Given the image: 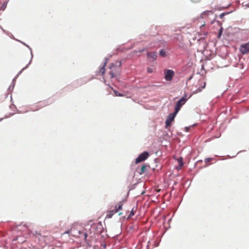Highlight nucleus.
<instances>
[{"label": "nucleus", "instance_id": "obj_3", "mask_svg": "<svg viewBox=\"0 0 249 249\" xmlns=\"http://www.w3.org/2000/svg\"><path fill=\"white\" fill-rule=\"evenodd\" d=\"M122 206L123 204L121 202L116 205L114 209L110 210L107 212L106 217L108 218H111L115 213L119 212L120 210H122Z\"/></svg>", "mask_w": 249, "mask_h": 249}, {"label": "nucleus", "instance_id": "obj_16", "mask_svg": "<svg viewBox=\"0 0 249 249\" xmlns=\"http://www.w3.org/2000/svg\"><path fill=\"white\" fill-rule=\"evenodd\" d=\"M203 87H202L201 88H199L197 89H196V90L195 91V93H198L199 92H200L202 90V89L205 88L206 84L205 82H203Z\"/></svg>", "mask_w": 249, "mask_h": 249}, {"label": "nucleus", "instance_id": "obj_10", "mask_svg": "<svg viewBox=\"0 0 249 249\" xmlns=\"http://www.w3.org/2000/svg\"><path fill=\"white\" fill-rule=\"evenodd\" d=\"M148 58L151 61H153L157 58V54L155 52H149L147 53Z\"/></svg>", "mask_w": 249, "mask_h": 249}, {"label": "nucleus", "instance_id": "obj_5", "mask_svg": "<svg viewBox=\"0 0 249 249\" xmlns=\"http://www.w3.org/2000/svg\"><path fill=\"white\" fill-rule=\"evenodd\" d=\"M148 156L149 154L147 152H143L136 159V163H138L145 160L148 157Z\"/></svg>", "mask_w": 249, "mask_h": 249}, {"label": "nucleus", "instance_id": "obj_25", "mask_svg": "<svg viewBox=\"0 0 249 249\" xmlns=\"http://www.w3.org/2000/svg\"><path fill=\"white\" fill-rule=\"evenodd\" d=\"M204 25H205V22H204L203 24H202L201 25H200V28H201V27L204 26Z\"/></svg>", "mask_w": 249, "mask_h": 249}, {"label": "nucleus", "instance_id": "obj_2", "mask_svg": "<svg viewBox=\"0 0 249 249\" xmlns=\"http://www.w3.org/2000/svg\"><path fill=\"white\" fill-rule=\"evenodd\" d=\"M34 235L36 238H38V240L41 242H43L45 244L49 243L53 238L51 236L42 235L39 232L36 231Z\"/></svg>", "mask_w": 249, "mask_h": 249}, {"label": "nucleus", "instance_id": "obj_19", "mask_svg": "<svg viewBox=\"0 0 249 249\" xmlns=\"http://www.w3.org/2000/svg\"><path fill=\"white\" fill-rule=\"evenodd\" d=\"M160 54L162 56H166V53L165 52H164L163 50H161L160 52Z\"/></svg>", "mask_w": 249, "mask_h": 249}, {"label": "nucleus", "instance_id": "obj_20", "mask_svg": "<svg viewBox=\"0 0 249 249\" xmlns=\"http://www.w3.org/2000/svg\"><path fill=\"white\" fill-rule=\"evenodd\" d=\"M114 93H115V96H123V95L122 94L120 93L119 92H118V91H117L116 90L114 91Z\"/></svg>", "mask_w": 249, "mask_h": 249}, {"label": "nucleus", "instance_id": "obj_21", "mask_svg": "<svg viewBox=\"0 0 249 249\" xmlns=\"http://www.w3.org/2000/svg\"><path fill=\"white\" fill-rule=\"evenodd\" d=\"M147 71L149 72V73H151L153 72V69L151 68H147Z\"/></svg>", "mask_w": 249, "mask_h": 249}, {"label": "nucleus", "instance_id": "obj_12", "mask_svg": "<svg viewBox=\"0 0 249 249\" xmlns=\"http://www.w3.org/2000/svg\"><path fill=\"white\" fill-rule=\"evenodd\" d=\"M87 237V234L86 233L80 231V235H79V236H78L77 237L83 238L85 240H86Z\"/></svg>", "mask_w": 249, "mask_h": 249}, {"label": "nucleus", "instance_id": "obj_8", "mask_svg": "<svg viewBox=\"0 0 249 249\" xmlns=\"http://www.w3.org/2000/svg\"><path fill=\"white\" fill-rule=\"evenodd\" d=\"M68 233H69L71 236L77 237L78 236H79V235H80V230H78L76 228L73 227V228H71L68 231Z\"/></svg>", "mask_w": 249, "mask_h": 249}, {"label": "nucleus", "instance_id": "obj_13", "mask_svg": "<svg viewBox=\"0 0 249 249\" xmlns=\"http://www.w3.org/2000/svg\"><path fill=\"white\" fill-rule=\"evenodd\" d=\"M106 65V63H105L104 65L101 67L99 71V73L101 74V75H104L106 72V70H105V66Z\"/></svg>", "mask_w": 249, "mask_h": 249}, {"label": "nucleus", "instance_id": "obj_28", "mask_svg": "<svg viewBox=\"0 0 249 249\" xmlns=\"http://www.w3.org/2000/svg\"><path fill=\"white\" fill-rule=\"evenodd\" d=\"M122 213H119V215H122Z\"/></svg>", "mask_w": 249, "mask_h": 249}, {"label": "nucleus", "instance_id": "obj_11", "mask_svg": "<svg viewBox=\"0 0 249 249\" xmlns=\"http://www.w3.org/2000/svg\"><path fill=\"white\" fill-rule=\"evenodd\" d=\"M209 13L213 14V11H209V10L204 11L201 14L200 18H205L206 17V16H208L209 15Z\"/></svg>", "mask_w": 249, "mask_h": 249}, {"label": "nucleus", "instance_id": "obj_14", "mask_svg": "<svg viewBox=\"0 0 249 249\" xmlns=\"http://www.w3.org/2000/svg\"><path fill=\"white\" fill-rule=\"evenodd\" d=\"M146 168V165H143L141 167V171H140L139 174L140 175H142V174H143L145 172Z\"/></svg>", "mask_w": 249, "mask_h": 249}, {"label": "nucleus", "instance_id": "obj_15", "mask_svg": "<svg viewBox=\"0 0 249 249\" xmlns=\"http://www.w3.org/2000/svg\"><path fill=\"white\" fill-rule=\"evenodd\" d=\"M136 209L134 210V207L133 208L131 211V212L129 215L128 216V218H131L132 216H133L135 213Z\"/></svg>", "mask_w": 249, "mask_h": 249}, {"label": "nucleus", "instance_id": "obj_18", "mask_svg": "<svg viewBox=\"0 0 249 249\" xmlns=\"http://www.w3.org/2000/svg\"><path fill=\"white\" fill-rule=\"evenodd\" d=\"M222 32H223V28L222 27H221L219 30V33H218V38H220L221 35H222Z\"/></svg>", "mask_w": 249, "mask_h": 249}, {"label": "nucleus", "instance_id": "obj_9", "mask_svg": "<svg viewBox=\"0 0 249 249\" xmlns=\"http://www.w3.org/2000/svg\"><path fill=\"white\" fill-rule=\"evenodd\" d=\"M177 114H175V111L174 113L170 114L165 122L166 127L170 126L172 121L174 120L175 117Z\"/></svg>", "mask_w": 249, "mask_h": 249}, {"label": "nucleus", "instance_id": "obj_17", "mask_svg": "<svg viewBox=\"0 0 249 249\" xmlns=\"http://www.w3.org/2000/svg\"><path fill=\"white\" fill-rule=\"evenodd\" d=\"M178 163L179 164V166L182 167L183 165L182 158H178Z\"/></svg>", "mask_w": 249, "mask_h": 249}, {"label": "nucleus", "instance_id": "obj_4", "mask_svg": "<svg viewBox=\"0 0 249 249\" xmlns=\"http://www.w3.org/2000/svg\"><path fill=\"white\" fill-rule=\"evenodd\" d=\"M186 101L187 99L184 97H182L178 101L175 107V114H177L178 113L181 107L185 104Z\"/></svg>", "mask_w": 249, "mask_h": 249}, {"label": "nucleus", "instance_id": "obj_27", "mask_svg": "<svg viewBox=\"0 0 249 249\" xmlns=\"http://www.w3.org/2000/svg\"><path fill=\"white\" fill-rule=\"evenodd\" d=\"M186 131H188V130H189V128H188V127H186Z\"/></svg>", "mask_w": 249, "mask_h": 249}, {"label": "nucleus", "instance_id": "obj_23", "mask_svg": "<svg viewBox=\"0 0 249 249\" xmlns=\"http://www.w3.org/2000/svg\"><path fill=\"white\" fill-rule=\"evenodd\" d=\"M211 158H207V159H205V161L206 162H209V161H211Z\"/></svg>", "mask_w": 249, "mask_h": 249}, {"label": "nucleus", "instance_id": "obj_1", "mask_svg": "<svg viewBox=\"0 0 249 249\" xmlns=\"http://www.w3.org/2000/svg\"><path fill=\"white\" fill-rule=\"evenodd\" d=\"M121 66V62H116L115 63H111L109 66L110 70L109 74L111 78H115L119 73L120 68Z\"/></svg>", "mask_w": 249, "mask_h": 249}, {"label": "nucleus", "instance_id": "obj_24", "mask_svg": "<svg viewBox=\"0 0 249 249\" xmlns=\"http://www.w3.org/2000/svg\"><path fill=\"white\" fill-rule=\"evenodd\" d=\"M224 16V13H222V14L220 15V17L221 18H222Z\"/></svg>", "mask_w": 249, "mask_h": 249}, {"label": "nucleus", "instance_id": "obj_26", "mask_svg": "<svg viewBox=\"0 0 249 249\" xmlns=\"http://www.w3.org/2000/svg\"><path fill=\"white\" fill-rule=\"evenodd\" d=\"M144 51V49L139 51V52H142Z\"/></svg>", "mask_w": 249, "mask_h": 249}, {"label": "nucleus", "instance_id": "obj_7", "mask_svg": "<svg viewBox=\"0 0 249 249\" xmlns=\"http://www.w3.org/2000/svg\"><path fill=\"white\" fill-rule=\"evenodd\" d=\"M164 78L167 81H171L174 75V72L173 70H165L164 71Z\"/></svg>", "mask_w": 249, "mask_h": 249}, {"label": "nucleus", "instance_id": "obj_6", "mask_svg": "<svg viewBox=\"0 0 249 249\" xmlns=\"http://www.w3.org/2000/svg\"><path fill=\"white\" fill-rule=\"evenodd\" d=\"M239 51L243 54L249 53V42L242 44L239 48Z\"/></svg>", "mask_w": 249, "mask_h": 249}, {"label": "nucleus", "instance_id": "obj_22", "mask_svg": "<svg viewBox=\"0 0 249 249\" xmlns=\"http://www.w3.org/2000/svg\"><path fill=\"white\" fill-rule=\"evenodd\" d=\"M194 3H197L200 1L201 0H191Z\"/></svg>", "mask_w": 249, "mask_h": 249}]
</instances>
